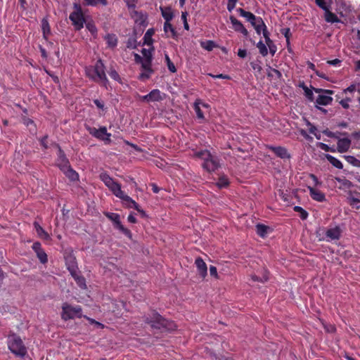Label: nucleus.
Listing matches in <instances>:
<instances>
[{
  "label": "nucleus",
  "mask_w": 360,
  "mask_h": 360,
  "mask_svg": "<svg viewBox=\"0 0 360 360\" xmlns=\"http://www.w3.org/2000/svg\"><path fill=\"white\" fill-rule=\"evenodd\" d=\"M84 70L86 76L91 81L106 86L108 79L105 74V66L101 59L97 60L94 65L86 66Z\"/></svg>",
  "instance_id": "f257e3e1"
},
{
  "label": "nucleus",
  "mask_w": 360,
  "mask_h": 360,
  "mask_svg": "<svg viewBox=\"0 0 360 360\" xmlns=\"http://www.w3.org/2000/svg\"><path fill=\"white\" fill-rule=\"evenodd\" d=\"M195 156L203 160L202 167L210 173L216 171L220 167L218 158L212 155L207 150L198 151Z\"/></svg>",
  "instance_id": "f03ea898"
},
{
  "label": "nucleus",
  "mask_w": 360,
  "mask_h": 360,
  "mask_svg": "<svg viewBox=\"0 0 360 360\" xmlns=\"http://www.w3.org/2000/svg\"><path fill=\"white\" fill-rule=\"evenodd\" d=\"M7 345L11 353L16 356L23 358L27 354V348L21 338L15 333L8 335Z\"/></svg>",
  "instance_id": "7ed1b4c3"
},
{
  "label": "nucleus",
  "mask_w": 360,
  "mask_h": 360,
  "mask_svg": "<svg viewBox=\"0 0 360 360\" xmlns=\"http://www.w3.org/2000/svg\"><path fill=\"white\" fill-rule=\"evenodd\" d=\"M145 321L149 323L151 327L158 329L166 328L167 330H172L175 327L172 322L165 319L153 311H150L148 316L146 317Z\"/></svg>",
  "instance_id": "20e7f679"
},
{
  "label": "nucleus",
  "mask_w": 360,
  "mask_h": 360,
  "mask_svg": "<svg viewBox=\"0 0 360 360\" xmlns=\"http://www.w3.org/2000/svg\"><path fill=\"white\" fill-rule=\"evenodd\" d=\"M73 8L74 11L70 14L69 18L75 30L79 31L84 27L86 20L81 5L75 3Z\"/></svg>",
  "instance_id": "39448f33"
},
{
  "label": "nucleus",
  "mask_w": 360,
  "mask_h": 360,
  "mask_svg": "<svg viewBox=\"0 0 360 360\" xmlns=\"http://www.w3.org/2000/svg\"><path fill=\"white\" fill-rule=\"evenodd\" d=\"M82 316V309L79 305H72L65 302L62 306L61 318L64 321L81 318Z\"/></svg>",
  "instance_id": "423d86ee"
},
{
  "label": "nucleus",
  "mask_w": 360,
  "mask_h": 360,
  "mask_svg": "<svg viewBox=\"0 0 360 360\" xmlns=\"http://www.w3.org/2000/svg\"><path fill=\"white\" fill-rule=\"evenodd\" d=\"M100 179L117 198H120L124 193V192L122 191L121 185L115 181L106 172L100 174Z\"/></svg>",
  "instance_id": "0eeeda50"
},
{
  "label": "nucleus",
  "mask_w": 360,
  "mask_h": 360,
  "mask_svg": "<svg viewBox=\"0 0 360 360\" xmlns=\"http://www.w3.org/2000/svg\"><path fill=\"white\" fill-rule=\"evenodd\" d=\"M86 130L94 137L103 141L105 143H110L111 142V134L107 131L105 127H101L99 129L86 126Z\"/></svg>",
  "instance_id": "6e6552de"
},
{
  "label": "nucleus",
  "mask_w": 360,
  "mask_h": 360,
  "mask_svg": "<svg viewBox=\"0 0 360 360\" xmlns=\"http://www.w3.org/2000/svg\"><path fill=\"white\" fill-rule=\"evenodd\" d=\"M64 259L65 266L68 271L70 272V274H75V271H78L79 268L77 262V259L72 250L65 252Z\"/></svg>",
  "instance_id": "1a4fd4ad"
},
{
  "label": "nucleus",
  "mask_w": 360,
  "mask_h": 360,
  "mask_svg": "<svg viewBox=\"0 0 360 360\" xmlns=\"http://www.w3.org/2000/svg\"><path fill=\"white\" fill-rule=\"evenodd\" d=\"M55 146L58 148L57 158L56 159V165L60 169L65 170L70 165V161L67 158L65 152L59 144L55 143Z\"/></svg>",
  "instance_id": "9d476101"
},
{
  "label": "nucleus",
  "mask_w": 360,
  "mask_h": 360,
  "mask_svg": "<svg viewBox=\"0 0 360 360\" xmlns=\"http://www.w3.org/2000/svg\"><path fill=\"white\" fill-rule=\"evenodd\" d=\"M341 229L336 226L334 228L328 229L326 231L325 237L319 238V240L330 242L332 240H339L341 236Z\"/></svg>",
  "instance_id": "9b49d317"
},
{
  "label": "nucleus",
  "mask_w": 360,
  "mask_h": 360,
  "mask_svg": "<svg viewBox=\"0 0 360 360\" xmlns=\"http://www.w3.org/2000/svg\"><path fill=\"white\" fill-rule=\"evenodd\" d=\"M229 19L231 23L232 24L233 29L236 32L241 33L245 37H248L249 35L248 30L244 27V25L240 20H238L233 15H231L229 17Z\"/></svg>",
  "instance_id": "f8f14e48"
},
{
  "label": "nucleus",
  "mask_w": 360,
  "mask_h": 360,
  "mask_svg": "<svg viewBox=\"0 0 360 360\" xmlns=\"http://www.w3.org/2000/svg\"><path fill=\"white\" fill-rule=\"evenodd\" d=\"M311 198L317 202H324L326 200L325 194L319 189L312 186H307Z\"/></svg>",
  "instance_id": "ddd939ff"
},
{
  "label": "nucleus",
  "mask_w": 360,
  "mask_h": 360,
  "mask_svg": "<svg viewBox=\"0 0 360 360\" xmlns=\"http://www.w3.org/2000/svg\"><path fill=\"white\" fill-rule=\"evenodd\" d=\"M352 141L348 138L339 139L337 143L336 150L340 153H345L349 150Z\"/></svg>",
  "instance_id": "4468645a"
},
{
  "label": "nucleus",
  "mask_w": 360,
  "mask_h": 360,
  "mask_svg": "<svg viewBox=\"0 0 360 360\" xmlns=\"http://www.w3.org/2000/svg\"><path fill=\"white\" fill-rule=\"evenodd\" d=\"M269 148L278 158L282 159L290 158V155L287 149L282 146H269Z\"/></svg>",
  "instance_id": "2eb2a0df"
},
{
  "label": "nucleus",
  "mask_w": 360,
  "mask_h": 360,
  "mask_svg": "<svg viewBox=\"0 0 360 360\" xmlns=\"http://www.w3.org/2000/svg\"><path fill=\"white\" fill-rule=\"evenodd\" d=\"M200 105H202L203 107L207 108H209L210 105L207 103H202V101L199 98L196 99L194 102L193 108L196 113L198 119L201 120L200 122L201 123L202 121H203L205 120V116H204L202 111L200 109Z\"/></svg>",
  "instance_id": "dca6fc26"
},
{
  "label": "nucleus",
  "mask_w": 360,
  "mask_h": 360,
  "mask_svg": "<svg viewBox=\"0 0 360 360\" xmlns=\"http://www.w3.org/2000/svg\"><path fill=\"white\" fill-rule=\"evenodd\" d=\"M195 264L198 269L199 275L202 278H205L207 276V267L205 262L203 261V259L201 257L196 258L195 261Z\"/></svg>",
  "instance_id": "f3484780"
},
{
  "label": "nucleus",
  "mask_w": 360,
  "mask_h": 360,
  "mask_svg": "<svg viewBox=\"0 0 360 360\" xmlns=\"http://www.w3.org/2000/svg\"><path fill=\"white\" fill-rule=\"evenodd\" d=\"M33 226L37 232V236L43 240H48L51 239L49 234L41 226L37 221H34Z\"/></svg>",
  "instance_id": "a211bd4d"
},
{
  "label": "nucleus",
  "mask_w": 360,
  "mask_h": 360,
  "mask_svg": "<svg viewBox=\"0 0 360 360\" xmlns=\"http://www.w3.org/2000/svg\"><path fill=\"white\" fill-rule=\"evenodd\" d=\"M120 199L122 200V204L125 207L129 209L138 208V203L128 195L124 193Z\"/></svg>",
  "instance_id": "6ab92c4d"
},
{
  "label": "nucleus",
  "mask_w": 360,
  "mask_h": 360,
  "mask_svg": "<svg viewBox=\"0 0 360 360\" xmlns=\"http://www.w3.org/2000/svg\"><path fill=\"white\" fill-rule=\"evenodd\" d=\"M70 275L72 276V277L74 278V280L75 281L77 285L81 289L86 288V280H85L84 277L80 274V271L79 270H78V271H75V274L71 273Z\"/></svg>",
  "instance_id": "aec40b11"
},
{
  "label": "nucleus",
  "mask_w": 360,
  "mask_h": 360,
  "mask_svg": "<svg viewBox=\"0 0 360 360\" xmlns=\"http://www.w3.org/2000/svg\"><path fill=\"white\" fill-rule=\"evenodd\" d=\"M150 102L161 101L165 98V94H162L161 91L158 89H153L148 94Z\"/></svg>",
  "instance_id": "412c9836"
},
{
  "label": "nucleus",
  "mask_w": 360,
  "mask_h": 360,
  "mask_svg": "<svg viewBox=\"0 0 360 360\" xmlns=\"http://www.w3.org/2000/svg\"><path fill=\"white\" fill-rule=\"evenodd\" d=\"M162 16L165 20V22H170L174 18V13L169 6H160V7Z\"/></svg>",
  "instance_id": "4be33fe9"
},
{
  "label": "nucleus",
  "mask_w": 360,
  "mask_h": 360,
  "mask_svg": "<svg viewBox=\"0 0 360 360\" xmlns=\"http://www.w3.org/2000/svg\"><path fill=\"white\" fill-rule=\"evenodd\" d=\"M236 11L241 17L245 18V20L251 25L252 24L253 21L256 20V15L250 11H245L243 8H238L236 9Z\"/></svg>",
  "instance_id": "5701e85b"
},
{
  "label": "nucleus",
  "mask_w": 360,
  "mask_h": 360,
  "mask_svg": "<svg viewBox=\"0 0 360 360\" xmlns=\"http://www.w3.org/2000/svg\"><path fill=\"white\" fill-rule=\"evenodd\" d=\"M65 175L72 181H76L79 180V174L78 173L74 170L71 165L65 170H61Z\"/></svg>",
  "instance_id": "b1692460"
},
{
  "label": "nucleus",
  "mask_w": 360,
  "mask_h": 360,
  "mask_svg": "<svg viewBox=\"0 0 360 360\" xmlns=\"http://www.w3.org/2000/svg\"><path fill=\"white\" fill-rule=\"evenodd\" d=\"M108 46L110 49H114L117 45V37L114 34H108L104 37Z\"/></svg>",
  "instance_id": "393cba45"
},
{
  "label": "nucleus",
  "mask_w": 360,
  "mask_h": 360,
  "mask_svg": "<svg viewBox=\"0 0 360 360\" xmlns=\"http://www.w3.org/2000/svg\"><path fill=\"white\" fill-rule=\"evenodd\" d=\"M324 18L327 22L335 23L340 22L339 18L328 8L324 13Z\"/></svg>",
  "instance_id": "a878e982"
},
{
  "label": "nucleus",
  "mask_w": 360,
  "mask_h": 360,
  "mask_svg": "<svg viewBox=\"0 0 360 360\" xmlns=\"http://www.w3.org/2000/svg\"><path fill=\"white\" fill-rule=\"evenodd\" d=\"M333 98L327 95H319L316 100V103L321 105H330L331 104Z\"/></svg>",
  "instance_id": "bb28decb"
},
{
  "label": "nucleus",
  "mask_w": 360,
  "mask_h": 360,
  "mask_svg": "<svg viewBox=\"0 0 360 360\" xmlns=\"http://www.w3.org/2000/svg\"><path fill=\"white\" fill-rule=\"evenodd\" d=\"M325 157L326 160L335 167L342 169L343 168V165L340 160L333 157L330 154H326Z\"/></svg>",
  "instance_id": "cd10ccee"
},
{
  "label": "nucleus",
  "mask_w": 360,
  "mask_h": 360,
  "mask_svg": "<svg viewBox=\"0 0 360 360\" xmlns=\"http://www.w3.org/2000/svg\"><path fill=\"white\" fill-rule=\"evenodd\" d=\"M41 30L43 33V38L48 41V35L51 33V27L49 21L44 18L41 20Z\"/></svg>",
  "instance_id": "c85d7f7f"
},
{
  "label": "nucleus",
  "mask_w": 360,
  "mask_h": 360,
  "mask_svg": "<svg viewBox=\"0 0 360 360\" xmlns=\"http://www.w3.org/2000/svg\"><path fill=\"white\" fill-rule=\"evenodd\" d=\"M164 31L166 33H168L169 32H170V35H168V37H171L173 39H176L177 38V36H178L177 32L175 30V29L173 27V25L170 23V22H165V23H164Z\"/></svg>",
  "instance_id": "c756f323"
},
{
  "label": "nucleus",
  "mask_w": 360,
  "mask_h": 360,
  "mask_svg": "<svg viewBox=\"0 0 360 360\" xmlns=\"http://www.w3.org/2000/svg\"><path fill=\"white\" fill-rule=\"evenodd\" d=\"M269 227L262 224H257L256 225V232L258 236L262 238L266 237Z\"/></svg>",
  "instance_id": "7c9ffc66"
},
{
  "label": "nucleus",
  "mask_w": 360,
  "mask_h": 360,
  "mask_svg": "<svg viewBox=\"0 0 360 360\" xmlns=\"http://www.w3.org/2000/svg\"><path fill=\"white\" fill-rule=\"evenodd\" d=\"M155 31L153 28L148 29L146 32L145 33L143 36V43L146 45L150 46L152 45L153 40V35L154 34Z\"/></svg>",
  "instance_id": "2f4dec72"
},
{
  "label": "nucleus",
  "mask_w": 360,
  "mask_h": 360,
  "mask_svg": "<svg viewBox=\"0 0 360 360\" xmlns=\"http://www.w3.org/2000/svg\"><path fill=\"white\" fill-rule=\"evenodd\" d=\"M298 86L304 90V95L308 100H309L310 101H314V94L312 91L307 86L304 82H300Z\"/></svg>",
  "instance_id": "473e14b6"
},
{
  "label": "nucleus",
  "mask_w": 360,
  "mask_h": 360,
  "mask_svg": "<svg viewBox=\"0 0 360 360\" xmlns=\"http://www.w3.org/2000/svg\"><path fill=\"white\" fill-rule=\"evenodd\" d=\"M229 184L230 182L228 177L226 175L223 174L219 177L218 181L217 182L216 185L219 188L221 189L228 187L229 186Z\"/></svg>",
  "instance_id": "72a5a7b5"
},
{
  "label": "nucleus",
  "mask_w": 360,
  "mask_h": 360,
  "mask_svg": "<svg viewBox=\"0 0 360 360\" xmlns=\"http://www.w3.org/2000/svg\"><path fill=\"white\" fill-rule=\"evenodd\" d=\"M200 46L208 51H211L214 47H217V46L214 41L207 40L200 41Z\"/></svg>",
  "instance_id": "f704fd0d"
},
{
  "label": "nucleus",
  "mask_w": 360,
  "mask_h": 360,
  "mask_svg": "<svg viewBox=\"0 0 360 360\" xmlns=\"http://www.w3.org/2000/svg\"><path fill=\"white\" fill-rule=\"evenodd\" d=\"M152 59H144L141 63V68L144 71L148 72L149 73H153V70L151 68Z\"/></svg>",
  "instance_id": "c9c22d12"
},
{
  "label": "nucleus",
  "mask_w": 360,
  "mask_h": 360,
  "mask_svg": "<svg viewBox=\"0 0 360 360\" xmlns=\"http://www.w3.org/2000/svg\"><path fill=\"white\" fill-rule=\"evenodd\" d=\"M316 4L324 11H327L328 8H330L331 1L330 0L328 2L326 0H314Z\"/></svg>",
  "instance_id": "e433bc0d"
},
{
  "label": "nucleus",
  "mask_w": 360,
  "mask_h": 360,
  "mask_svg": "<svg viewBox=\"0 0 360 360\" xmlns=\"http://www.w3.org/2000/svg\"><path fill=\"white\" fill-rule=\"evenodd\" d=\"M115 227L117 229H119L123 234H124L127 238L129 239L132 237V233L131 231L127 228H125L121 223V221L119 222V224H117Z\"/></svg>",
  "instance_id": "4c0bfd02"
},
{
  "label": "nucleus",
  "mask_w": 360,
  "mask_h": 360,
  "mask_svg": "<svg viewBox=\"0 0 360 360\" xmlns=\"http://www.w3.org/2000/svg\"><path fill=\"white\" fill-rule=\"evenodd\" d=\"M360 195V193H359ZM348 202L352 208H354L357 210H360V200L355 197H349L348 198Z\"/></svg>",
  "instance_id": "58836bf2"
},
{
  "label": "nucleus",
  "mask_w": 360,
  "mask_h": 360,
  "mask_svg": "<svg viewBox=\"0 0 360 360\" xmlns=\"http://www.w3.org/2000/svg\"><path fill=\"white\" fill-rule=\"evenodd\" d=\"M345 160L350 165L355 167H360V160L352 155H344Z\"/></svg>",
  "instance_id": "ea45409f"
},
{
  "label": "nucleus",
  "mask_w": 360,
  "mask_h": 360,
  "mask_svg": "<svg viewBox=\"0 0 360 360\" xmlns=\"http://www.w3.org/2000/svg\"><path fill=\"white\" fill-rule=\"evenodd\" d=\"M257 47L259 49V53L262 56H266L267 54H268V49H267V47L266 46L267 45H265L262 41H259L257 44H256Z\"/></svg>",
  "instance_id": "a19ab883"
},
{
  "label": "nucleus",
  "mask_w": 360,
  "mask_h": 360,
  "mask_svg": "<svg viewBox=\"0 0 360 360\" xmlns=\"http://www.w3.org/2000/svg\"><path fill=\"white\" fill-rule=\"evenodd\" d=\"M86 29L90 32V33L96 37L97 34V28L94 22L89 21L85 22Z\"/></svg>",
  "instance_id": "79ce46f5"
},
{
  "label": "nucleus",
  "mask_w": 360,
  "mask_h": 360,
  "mask_svg": "<svg viewBox=\"0 0 360 360\" xmlns=\"http://www.w3.org/2000/svg\"><path fill=\"white\" fill-rule=\"evenodd\" d=\"M105 216L114 223L115 226L120 221V215L117 213L108 212Z\"/></svg>",
  "instance_id": "37998d69"
},
{
  "label": "nucleus",
  "mask_w": 360,
  "mask_h": 360,
  "mask_svg": "<svg viewBox=\"0 0 360 360\" xmlns=\"http://www.w3.org/2000/svg\"><path fill=\"white\" fill-rule=\"evenodd\" d=\"M293 210L295 212L300 213V217L302 220H304L308 217V215H309L308 212L305 210H304L302 207L295 206Z\"/></svg>",
  "instance_id": "c03bdc74"
},
{
  "label": "nucleus",
  "mask_w": 360,
  "mask_h": 360,
  "mask_svg": "<svg viewBox=\"0 0 360 360\" xmlns=\"http://www.w3.org/2000/svg\"><path fill=\"white\" fill-rule=\"evenodd\" d=\"M165 60H166V63H167V65L168 70L171 72L175 73L176 72V68L174 64L170 60V58H169V56L167 54H165Z\"/></svg>",
  "instance_id": "a18cd8bd"
},
{
  "label": "nucleus",
  "mask_w": 360,
  "mask_h": 360,
  "mask_svg": "<svg viewBox=\"0 0 360 360\" xmlns=\"http://www.w3.org/2000/svg\"><path fill=\"white\" fill-rule=\"evenodd\" d=\"M37 257L41 264H46L48 262V256L45 251L43 250L39 252H37Z\"/></svg>",
  "instance_id": "49530a36"
},
{
  "label": "nucleus",
  "mask_w": 360,
  "mask_h": 360,
  "mask_svg": "<svg viewBox=\"0 0 360 360\" xmlns=\"http://www.w3.org/2000/svg\"><path fill=\"white\" fill-rule=\"evenodd\" d=\"M84 1L89 6H96L98 4L103 6H106L108 4L107 0H84Z\"/></svg>",
  "instance_id": "de8ad7c7"
},
{
  "label": "nucleus",
  "mask_w": 360,
  "mask_h": 360,
  "mask_svg": "<svg viewBox=\"0 0 360 360\" xmlns=\"http://www.w3.org/2000/svg\"><path fill=\"white\" fill-rule=\"evenodd\" d=\"M317 146L326 152L335 153L336 151V149H335L334 148L330 147L329 146H328L327 144H326L324 143H321V142L318 143Z\"/></svg>",
  "instance_id": "09e8293b"
},
{
  "label": "nucleus",
  "mask_w": 360,
  "mask_h": 360,
  "mask_svg": "<svg viewBox=\"0 0 360 360\" xmlns=\"http://www.w3.org/2000/svg\"><path fill=\"white\" fill-rule=\"evenodd\" d=\"M110 77L115 81L121 82V77L115 69H110L108 72Z\"/></svg>",
  "instance_id": "8fccbe9b"
},
{
  "label": "nucleus",
  "mask_w": 360,
  "mask_h": 360,
  "mask_svg": "<svg viewBox=\"0 0 360 360\" xmlns=\"http://www.w3.org/2000/svg\"><path fill=\"white\" fill-rule=\"evenodd\" d=\"M352 101V98L349 97H346L343 99H341L339 101L340 105L344 108V109H348L349 108V102Z\"/></svg>",
  "instance_id": "3c124183"
},
{
  "label": "nucleus",
  "mask_w": 360,
  "mask_h": 360,
  "mask_svg": "<svg viewBox=\"0 0 360 360\" xmlns=\"http://www.w3.org/2000/svg\"><path fill=\"white\" fill-rule=\"evenodd\" d=\"M153 51V48L151 49H143L141 50V53L143 54L144 59H152V52Z\"/></svg>",
  "instance_id": "603ef678"
},
{
  "label": "nucleus",
  "mask_w": 360,
  "mask_h": 360,
  "mask_svg": "<svg viewBox=\"0 0 360 360\" xmlns=\"http://www.w3.org/2000/svg\"><path fill=\"white\" fill-rule=\"evenodd\" d=\"M263 26L264 28L266 27L264 20L261 17L256 16V20L253 21L252 26Z\"/></svg>",
  "instance_id": "864d4df0"
},
{
  "label": "nucleus",
  "mask_w": 360,
  "mask_h": 360,
  "mask_svg": "<svg viewBox=\"0 0 360 360\" xmlns=\"http://www.w3.org/2000/svg\"><path fill=\"white\" fill-rule=\"evenodd\" d=\"M129 9H134L136 7L138 0H123Z\"/></svg>",
  "instance_id": "5fc2aeb1"
},
{
  "label": "nucleus",
  "mask_w": 360,
  "mask_h": 360,
  "mask_svg": "<svg viewBox=\"0 0 360 360\" xmlns=\"http://www.w3.org/2000/svg\"><path fill=\"white\" fill-rule=\"evenodd\" d=\"M262 34H263V37L265 39V41H266V45H269V44L273 43V41L270 39L269 32L267 30V27L264 29V32H263Z\"/></svg>",
  "instance_id": "6e6d98bb"
},
{
  "label": "nucleus",
  "mask_w": 360,
  "mask_h": 360,
  "mask_svg": "<svg viewBox=\"0 0 360 360\" xmlns=\"http://www.w3.org/2000/svg\"><path fill=\"white\" fill-rule=\"evenodd\" d=\"M208 75L214 79H231V77L229 75L224 74L214 75L212 73H209Z\"/></svg>",
  "instance_id": "4d7b16f0"
},
{
  "label": "nucleus",
  "mask_w": 360,
  "mask_h": 360,
  "mask_svg": "<svg viewBox=\"0 0 360 360\" xmlns=\"http://www.w3.org/2000/svg\"><path fill=\"white\" fill-rule=\"evenodd\" d=\"M252 279H253V281H262V282L266 281L269 279V272L266 270H264L263 278H262V279H259V278L257 276H253Z\"/></svg>",
  "instance_id": "13d9d810"
},
{
  "label": "nucleus",
  "mask_w": 360,
  "mask_h": 360,
  "mask_svg": "<svg viewBox=\"0 0 360 360\" xmlns=\"http://www.w3.org/2000/svg\"><path fill=\"white\" fill-rule=\"evenodd\" d=\"M32 248L34 251L36 255L37 254V252H39L41 250H43V249L41 248V243L39 242L34 243L32 246Z\"/></svg>",
  "instance_id": "bf43d9fd"
},
{
  "label": "nucleus",
  "mask_w": 360,
  "mask_h": 360,
  "mask_svg": "<svg viewBox=\"0 0 360 360\" xmlns=\"http://www.w3.org/2000/svg\"><path fill=\"white\" fill-rule=\"evenodd\" d=\"M47 139H48V136H47V135H46V136H43V137L40 139V144H41V146L44 149H47V148H49Z\"/></svg>",
  "instance_id": "052dcab7"
},
{
  "label": "nucleus",
  "mask_w": 360,
  "mask_h": 360,
  "mask_svg": "<svg viewBox=\"0 0 360 360\" xmlns=\"http://www.w3.org/2000/svg\"><path fill=\"white\" fill-rule=\"evenodd\" d=\"M152 73H149L148 72L144 71L143 72L141 73L139 76V79L141 80H145L150 78Z\"/></svg>",
  "instance_id": "680f3d73"
},
{
  "label": "nucleus",
  "mask_w": 360,
  "mask_h": 360,
  "mask_svg": "<svg viewBox=\"0 0 360 360\" xmlns=\"http://www.w3.org/2000/svg\"><path fill=\"white\" fill-rule=\"evenodd\" d=\"M281 33L285 36L286 38V41L289 42L290 37V28H284L282 30Z\"/></svg>",
  "instance_id": "e2e57ef3"
},
{
  "label": "nucleus",
  "mask_w": 360,
  "mask_h": 360,
  "mask_svg": "<svg viewBox=\"0 0 360 360\" xmlns=\"http://www.w3.org/2000/svg\"><path fill=\"white\" fill-rule=\"evenodd\" d=\"M356 91V85L355 84H351L349 86H348L347 88L345 89L342 94H347V92H349V93H352L354 91Z\"/></svg>",
  "instance_id": "0e129e2a"
},
{
  "label": "nucleus",
  "mask_w": 360,
  "mask_h": 360,
  "mask_svg": "<svg viewBox=\"0 0 360 360\" xmlns=\"http://www.w3.org/2000/svg\"><path fill=\"white\" fill-rule=\"evenodd\" d=\"M94 103L96 105V106L98 108L101 109V110L104 109L105 105H104V103L102 101L98 100V99H94Z\"/></svg>",
  "instance_id": "69168bd1"
},
{
  "label": "nucleus",
  "mask_w": 360,
  "mask_h": 360,
  "mask_svg": "<svg viewBox=\"0 0 360 360\" xmlns=\"http://www.w3.org/2000/svg\"><path fill=\"white\" fill-rule=\"evenodd\" d=\"M327 63L330 65L337 66V65H339L341 63V60L338 59V58H335V59H333V60H328Z\"/></svg>",
  "instance_id": "338daca9"
},
{
  "label": "nucleus",
  "mask_w": 360,
  "mask_h": 360,
  "mask_svg": "<svg viewBox=\"0 0 360 360\" xmlns=\"http://www.w3.org/2000/svg\"><path fill=\"white\" fill-rule=\"evenodd\" d=\"M238 56L241 58H245L247 56V50L239 49L238 51Z\"/></svg>",
  "instance_id": "774afa93"
}]
</instances>
